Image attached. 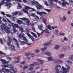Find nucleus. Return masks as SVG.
<instances>
[{
	"mask_svg": "<svg viewBox=\"0 0 73 73\" xmlns=\"http://www.w3.org/2000/svg\"><path fill=\"white\" fill-rule=\"evenodd\" d=\"M65 66L66 68L64 67L63 66H62V71H65L66 73L69 72V70L70 69V66L66 64H65Z\"/></svg>",
	"mask_w": 73,
	"mask_h": 73,
	"instance_id": "f257e3e1",
	"label": "nucleus"
},
{
	"mask_svg": "<svg viewBox=\"0 0 73 73\" xmlns=\"http://www.w3.org/2000/svg\"><path fill=\"white\" fill-rule=\"evenodd\" d=\"M11 24L12 25V27H13V34L14 33H16V32H17V31L14 27V26L15 28H18L19 27V25L17 24H15L13 23H11Z\"/></svg>",
	"mask_w": 73,
	"mask_h": 73,
	"instance_id": "f03ea898",
	"label": "nucleus"
},
{
	"mask_svg": "<svg viewBox=\"0 0 73 73\" xmlns=\"http://www.w3.org/2000/svg\"><path fill=\"white\" fill-rule=\"evenodd\" d=\"M24 8L25 9H27V10H25V9H23V12H24V13H27V14L28 13V12L27 10L29 9H32V10L33 11H36V10L34 9H33L32 8H31L30 7H28V6H25V7Z\"/></svg>",
	"mask_w": 73,
	"mask_h": 73,
	"instance_id": "7ed1b4c3",
	"label": "nucleus"
},
{
	"mask_svg": "<svg viewBox=\"0 0 73 73\" xmlns=\"http://www.w3.org/2000/svg\"><path fill=\"white\" fill-rule=\"evenodd\" d=\"M31 34L33 36H31L30 38H31V40H32V41H33L34 40H35V38L34 37H35V38H36L37 37V35L35 33L32 32L31 33Z\"/></svg>",
	"mask_w": 73,
	"mask_h": 73,
	"instance_id": "20e7f679",
	"label": "nucleus"
},
{
	"mask_svg": "<svg viewBox=\"0 0 73 73\" xmlns=\"http://www.w3.org/2000/svg\"><path fill=\"white\" fill-rule=\"evenodd\" d=\"M36 6L37 9H39V10L41 9H42L44 8L43 6L39 4L38 3H37V4L36 5Z\"/></svg>",
	"mask_w": 73,
	"mask_h": 73,
	"instance_id": "39448f33",
	"label": "nucleus"
},
{
	"mask_svg": "<svg viewBox=\"0 0 73 73\" xmlns=\"http://www.w3.org/2000/svg\"><path fill=\"white\" fill-rule=\"evenodd\" d=\"M18 14L19 16L23 15V13L21 11H17L13 13V15H16Z\"/></svg>",
	"mask_w": 73,
	"mask_h": 73,
	"instance_id": "423d86ee",
	"label": "nucleus"
},
{
	"mask_svg": "<svg viewBox=\"0 0 73 73\" xmlns=\"http://www.w3.org/2000/svg\"><path fill=\"white\" fill-rule=\"evenodd\" d=\"M28 43V42H25L24 41H22L21 42V44L22 45H24L25 44H27V45H28L29 46H30V45L32 44L31 43Z\"/></svg>",
	"mask_w": 73,
	"mask_h": 73,
	"instance_id": "0eeeda50",
	"label": "nucleus"
},
{
	"mask_svg": "<svg viewBox=\"0 0 73 73\" xmlns=\"http://www.w3.org/2000/svg\"><path fill=\"white\" fill-rule=\"evenodd\" d=\"M4 67H5V68H9L10 69H13V65L12 64H11L10 65L9 64H8V65L4 64Z\"/></svg>",
	"mask_w": 73,
	"mask_h": 73,
	"instance_id": "6e6552de",
	"label": "nucleus"
},
{
	"mask_svg": "<svg viewBox=\"0 0 73 73\" xmlns=\"http://www.w3.org/2000/svg\"><path fill=\"white\" fill-rule=\"evenodd\" d=\"M4 29L7 33H9L10 32V30H9V28L7 27L6 26L4 28Z\"/></svg>",
	"mask_w": 73,
	"mask_h": 73,
	"instance_id": "1a4fd4ad",
	"label": "nucleus"
},
{
	"mask_svg": "<svg viewBox=\"0 0 73 73\" xmlns=\"http://www.w3.org/2000/svg\"><path fill=\"white\" fill-rule=\"evenodd\" d=\"M61 48V46H60L56 44L54 46V49L55 50H58L59 48Z\"/></svg>",
	"mask_w": 73,
	"mask_h": 73,
	"instance_id": "9d476101",
	"label": "nucleus"
},
{
	"mask_svg": "<svg viewBox=\"0 0 73 73\" xmlns=\"http://www.w3.org/2000/svg\"><path fill=\"white\" fill-rule=\"evenodd\" d=\"M66 5H69V3L67 2H63L62 4V6L63 7H66Z\"/></svg>",
	"mask_w": 73,
	"mask_h": 73,
	"instance_id": "9b49d317",
	"label": "nucleus"
},
{
	"mask_svg": "<svg viewBox=\"0 0 73 73\" xmlns=\"http://www.w3.org/2000/svg\"><path fill=\"white\" fill-rule=\"evenodd\" d=\"M25 21L27 25L28 26L30 25L31 24L30 23V21H29L28 19L26 18V20H25Z\"/></svg>",
	"mask_w": 73,
	"mask_h": 73,
	"instance_id": "f8f14e48",
	"label": "nucleus"
},
{
	"mask_svg": "<svg viewBox=\"0 0 73 73\" xmlns=\"http://www.w3.org/2000/svg\"><path fill=\"white\" fill-rule=\"evenodd\" d=\"M43 54H46L47 56H52V54L50 52H47L45 53L44 52H43Z\"/></svg>",
	"mask_w": 73,
	"mask_h": 73,
	"instance_id": "ddd939ff",
	"label": "nucleus"
},
{
	"mask_svg": "<svg viewBox=\"0 0 73 73\" xmlns=\"http://www.w3.org/2000/svg\"><path fill=\"white\" fill-rule=\"evenodd\" d=\"M25 35L23 32H21V34L18 35L19 38H21V37H23Z\"/></svg>",
	"mask_w": 73,
	"mask_h": 73,
	"instance_id": "4468645a",
	"label": "nucleus"
},
{
	"mask_svg": "<svg viewBox=\"0 0 73 73\" xmlns=\"http://www.w3.org/2000/svg\"><path fill=\"white\" fill-rule=\"evenodd\" d=\"M6 73V69L5 68H2L1 70H0V73Z\"/></svg>",
	"mask_w": 73,
	"mask_h": 73,
	"instance_id": "2eb2a0df",
	"label": "nucleus"
},
{
	"mask_svg": "<svg viewBox=\"0 0 73 73\" xmlns=\"http://www.w3.org/2000/svg\"><path fill=\"white\" fill-rule=\"evenodd\" d=\"M60 20L62 22H65L66 20V18L64 16H63V19L62 18H60Z\"/></svg>",
	"mask_w": 73,
	"mask_h": 73,
	"instance_id": "dca6fc26",
	"label": "nucleus"
},
{
	"mask_svg": "<svg viewBox=\"0 0 73 73\" xmlns=\"http://www.w3.org/2000/svg\"><path fill=\"white\" fill-rule=\"evenodd\" d=\"M11 50H12L15 51H16V50L15 48V46L13 45H11Z\"/></svg>",
	"mask_w": 73,
	"mask_h": 73,
	"instance_id": "f3484780",
	"label": "nucleus"
},
{
	"mask_svg": "<svg viewBox=\"0 0 73 73\" xmlns=\"http://www.w3.org/2000/svg\"><path fill=\"white\" fill-rule=\"evenodd\" d=\"M50 44H51V43L50 42H48L44 44V46H49V45H50Z\"/></svg>",
	"mask_w": 73,
	"mask_h": 73,
	"instance_id": "a211bd4d",
	"label": "nucleus"
},
{
	"mask_svg": "<svg viewBox=\"0 0 73 73\" xmlns=\"http://www.w3.org/2000/svg\"><path fill=\"white\" fill-rule=\"evenodd\" d=\"M36 60H37V61H39L41 65H42V64H43L44 63V61L42 60H41L38 59H36Z\"/></svg>",
	"mask_w": 73,
	"mask_h": 73,
	"instance_id": "6ab92c4d",
	"label": "nucleus"
},
{
	"mask_svg": "<svg viewBox=\"0 0 73 73\" xmlns=\"http://www.w3.org/2000/svg\"><path fill=\"white\" fill-rule=\"evenodd\" d=\"M52 62L54 63H57L58 62V59H53Z\"/></svg>",
	"mask_w": 73,
	"mask_h": 73,
	"instance_id": "aec40b11",
	"label": "nucleus"
},
{
	"mask_svg": "<svg viewBox=\"0 0 73 73\" xmlns=\"http://www.w3.org/2000/svg\"><path fill=\"white\" fill-rule=\"evenodd\" d=\"M37 3H38L35 1H33L31 2V4L33 5H36L37 4Z\"/></svg>",
	"mask_w": 73,
	"mask_h": 73,
	"instance_id": "412c9836",
	"label": "nucleus"
},
{
	"mask_svg": "<svg viewBox=\"0 0 73 73\" xmlns=\"http://www.w3.org/2000/svg\"><path fill=\"white\" fill-rule=\"evenodd\" d=\"M48 59V60L49 61H53V58L51 56H49L47 57Z\"/></svg>",
	"mask_w": 73,
	"mask_h": 73,
	"instance_id": "4be33fe9",
	"label": "nucleus"
},
{
	"mask_svg": "<svg viewBox=\"0 0 73 73\" xmlns=\"http://www.w3.org/2000/svg\"><path fill=\"white\" fill-rule=\"evenodd\" d=\"M58 57L61 58H64V54H59Z\"/></svg>",
	"mask_w": 73,
	"mask_h": 73,
	"instance_id": "5701e85b",
	"label": "nucleus"
},
{
	"mask_svg": "<svg viewBox=\"0 0 73 73\" xmlns=\"http://www.w3.org/2000/svg\"><path fill=\"white\" fill-rule=\"evenodd\" d=\"M2 62L3 64H8V63H9V62L6 61L5 60H3L2 61Z\"/></svg>",
	"mask_w": 73,
	"mask_h": 73,
	"instance_id": "b1692460",
	"label": "nucleus"
},
{
	"mask_svg": "<svg viewBox=\"0 0 73 73\" xmlns=\"http://www.w3.org/2000/svg\"><path fill=\"white\" fill-rule=\"evenodd\" d=\"M36 14L39 15L40 16H42V12L37 11H36Z\"/></svg>",
	"mask_w": 73,
	"mask_h": 73,
	"instance_id": "393cba45",
	"label": "nucleus"
},
{
	"mask_svg": "<svg viewBox=\"0 0 73 73\" xmlns=\"http://www.w3.org/2000/svg\"><path fill=\"white\" fill-rule=\"evenodd\" d=\"M38 29L40 31H43L44 28H43V26H38Z\"/></svg>",
	"mask_w": 73,
	"mask_h": 73,
	"instance_id": "a878e982",
	"label": "nucleus"
},
{
	"mask_svg": "<svg viewBox=\"0 0 73 73\" xmlns=\"http://www.w3.org/2000/svg\"><path fill=\"white\" fill-rule=\"evenodd\" d=\"M18 5L17 7V8L18 9H21V5L20 4V3H18Z\"/></svg>",
	"mask_w": 73,
	"mask_h": 73,
	"instance_id": "bb28decb",
	"label": "nucleus"
},
{
	"mask_svg": "<svg viewBox=\"0 0 73 73\" xmlns=\"http://www.w3.org/2000/svg\"><path fill=\"white\" fill-rule=\"evenodd\" d=\"M17 22L19 24H21L22 23V21L19 19H18L17 21Z\"/></svg>",
	"mask_w": 73,
	"mask_h": 73,
	"instance_id": "cd10ccee",
	"label": "nucleus"
},
{
	"mask_svg": "<svg viewBox=\"0 0 73 73\" xmlns=\"http://www.w3.org/2000/svg\"><path fill=\"white\" fill-rule=\"evenodd\" d=\"M66 61L69 65H72V62L69 60H67Z\"/></svg>",
	"mask_w": 73,
	"mask_h": 73,
	"instance_id": "c85d7f7f",
	"label": "nucleus"
},
{
	"mask_svg": "<svg viewBox=\"0 0 73 73\" xmlns=\"http://www.w3.org/2000/svg\"><path fill=\"white\" fill-rule=\"evenodd\" d=\"M55 69L56 71H58L60 70L58 67L56 65L55 68Z\"/></svg>",
	"mask_w": 73,
	"mask_h": 73,
	"instance_id": "c756f323",
	"label": "nucleus"
},
{
	"mask_svg": "<svg viewBox=\"0 0 73 73\" xmlns=\"http://www.w3.org/2000/svg\"><path fill=\"white\" fill-rule=\"evenodd\" d=\"M20 57H18L17 58V60H18V61H17L15 62V63H19V60H20Z\"/></svg>",
	"mask_w": 73,
	"mask_h": 73,
	"instance_id": "7c9ffc66",
	"label": "nucleus"
},
{
	"mask_svg": "<svg viewBox=\"0 0 73 73\" xmlns=\"http://www.w3.org/2000/svg\"><path fill=\"white\" fill-rule=\"evenodd\" d=\"M69 59L71 60V61H73V55H70L69 58Z\"/></svg>",
	"mask_w": 73,
	"mask_h": 73,
	"instance_id": "2f4dec72",
	"label": "nucleus"
},
{
	"mask_svg": "<svg viewBox=\"0 0 73 73\" xmlns=\"http://www.w3.org/2000/svg\"><path fill=\"white\" fill-rule=\"evenodd\" d=\"M46 49H47V48H46V47L42 48L41 49V50H42V51H45Z\"/></svg>",
	"mask_w": 73,
	"mask_h": 73,
	"instance_id": "473e14b6",
	"label": "nucleus"
},
{
	"mask_svg": "<svg viewBox=\"0 0 73 73\" xmlns=\"http://www.w3.org/2000/svg\"><path fill=\"white\" fill-rule=\"evenodd\" d=\"M29 29L28 28H27V29H25V32L28 33V32H29Z\"/></svg>",
	"mask_w": 73,
	"mask_h": 73,
	"instance_id": "72a5a7b5",
	"label": "nucleus"
},
{
	"mask_svg": "<svg viewBox=\"0 0 73 73\" xmlns=\"http://www.w3.org/2000/svg\"><path fill=\"white\" fill-rule=\"evenodd\" d=\"M1 28H2L1 29V31H2V32H3V33H4V32L5 31L4 30V29H3V28H4V26L3 25L1 26Z\"/></svg>",
	"mask_w": 73,
	"mask_h": 73,
	"instance_id": "f704fd0d",
	"label": "nucleus"
},
{
	"mask_svg": "<svg viewBox=\"0 0 73 73\" xmlns=\"http://www.w3.org/2000/svg\"><path fill=\"white\" fill-rule=\"evenodd\" d=\"M34 69V67H30L29 69V70L30 71H32V70H33Z\"/></svg>",
	"mask_w": 73,
	"mask_h": 73,
	"instance_id": "c9c22d12",
	"label": "nucleus"
},
{
	"mask_svg": "<svg viewBox=\"0 0 73 73\" xmlns=\"http://www.w3.org/2000/svg\"><path fill=\"white\" fill-rule=\"evenodd\" d=\"M8 38L9 40L11 42L13 41V40L12 39V38H11V37H10L8 36Z\"/></svg>",
	"mask_w": 73,
	"mask_h": 73,
	"instance_id": "e433bc0d",
	"label": "nucleus"
},
{
	"mask_svg": "<svg viewBox=\"0 0 73 73\" xmlns=\"http://www.w3.org/2000/svg\"><path fill=\"white\" fill-rule=\"evenodd\" d=\"M23 39L24 40H25V42H28V40H27V38H26V37H24L23 38Z\"/></svg>",
	"mask_w": 73,
	"mask_h": 73,
	"instance_id": "4c0bfd02",
	"label": "nucleus"
},
{
	"mask_svg": "<svg viewBox=\"0 0 73 73\" xmlns=\"http://www.w3.org/2000/svg\"><path fill=\"white\" fill-rule=\"evenodd\" d=\"M21 20H24V21H25V20H26L27 18L25 17H23V18H19Z\"/></svg>",
	"mask_w": 73,
	"mask_h": 73,
	"instance_id": "58836bf2",
	"label": "nucleus"
},
{
	"mask_svg": "<svg viewBox=\"0 0 73 73\" xmlns=\"http://www.w3.org/2000/svg\"><path fill=\"white\" fill-rule=\"evenodd\" d=\"M31 55V53H30V52H27V53H26L25 54V56H29V55Z\"/></svg>",
	"mask_w": 73,
	"mask_h": 73,
	"instance_id": "ea45409f",
	"label": "nucleus"
},
{
	"mask_svg": "<svg viewBox=\"0 0 73 73\" xmlns=\"http://www.w3.org/2000/svg\"><path fill=\"white\" fill-rule=\"evenodd\" d=\"M31 16L32 17H35L36 14L35 13H32L31 14Z\"/></svg>",
	"mask_w": 73,
	"mask_h": 73,
	"instance_id": "a19ab883",
	"label": "nucleus"
},
{
	"mask_svg": "<svg viewBox=\"0 0 73 73\" xmlns=\"http://www.w3.org/2000/svg\"><path fill=\"white\" fill-rule=\"evenodd\" d=\"M35 20H36V21H38V20L39 19V18L37 16H36L35 17Z\"/></svg>",
	"mask_w": 73,
	"mask_h": 73,
	"instance_id": "79ce46f5",
	"label": "nucleus"
},
{
	"mask_svg": "<svg viewBox=\"0 0 73 73\" xmlns=\"http://www.w3.org/2000/svg\"><path fill=\"white\" fill-rule=\"evenodd\" d=\"M19 29L21 31V32H23L24 31V29L21 27H19Z\"/></svg>",
	"mask_w": 73,
	"mask_h": 73,
	"instance_id": "37998d69",
	"label": "nucleus"
},
{
	"mask_svg": "<svg viewBox=\"0 0 73 73\" xmlns=\"http://www.w3.org/2000/svg\"><path fill=\"white\" fill-rule=\"evenodd\" d=\"M51 26H50V25H48V27H47V28L48 29H49V30H50V31H51Z\"/></svg>",
	"mask_w": 73,
	"mask_h": 73,
	"instance_id": "c03bdc74",
	"label": "nucleus"
},
{
	"mask_svg": "<svg viewBox=\"0 0 73 73\" xmlns=\"http://www.w3.org/2000/svg\"><path fill=\"white\" fill-rule=\"evenodd\" d=\"M34 64L36 65H39V63L37 62H34Z\"/></svg>",
	"mask_w": 73,
	"mask_h": 73,
	"instance_id": "a18cd8bd",
	"label": "nucleus"
},
{
	"mask_svg": "<svg viewBox=\"0 0 73 73\" xmlns=\"http://www.w3.org/2000/svg\"><path fill=\"white\" fill-rule=\"evenodd\" d=\"M44 10L46 11H47V12H48V13L50 12V11H51V10L50 9H44Z\"/></svg>",
	"mask_w": 73,
	"mask_h": 73,
	"instance_id": "49530a36",
	"label": "nucleus"
},
{
	"mask_svg": "<svg viewBox=\"0 0 73 73\" xmlns=\"http://www.w3.org/2000/svg\"><path fill=\"white\" fill-rule=\"evenodd\" d=\"M59 31L57 30H56L55 31V35H58V32Z\"/></svg>",
	"mask_w": 73,
	"mask_h": 73,
	"instance_id": "de8ad7c7",
	"label": "nucleus"
},
{
	"mask_svg": "<svg viewBox=\"0 0 73 73\" xmlns=\"http://www.w3.org/2000/svg\"><path fill=\"white\" fill-rule=\"evenodd\" d=\"M34 52L35 53H38V52H40V51H39V50L38 49H37L35 50Z\"/></svg>",
	"mask_w": 73,
	"mask_h": 73,
	"instance_id": "09e8293b",
	"label": "nucleus"
},
{
	"mask_svg": "<svg viewBox=\"0 0 73 73\" xmlns=\"http://www.w3.org/2000/svg\"><path fill=\"white\" fill-rule=\"evenodd\" d=\"M6 4V6H7V9H10V8H11V6H10V5H7V3Z\"/></svg>",
	"mask_w": 73,
	"mask_h": 73,
	"instance_id": "8fccbe9b",
	"label": "nucleus"
},
{
	"mask_svg": "<svg viewBox=\"0 0 73 73\" xmlns=\"http://www.w3.org/2000/svg\"><path fill=\"white\" fill-rule=\"evenodd\" d=\"M42 15H47V13L44 11H42Z\"/></svg>",
	"mask_w": 73,
	"mask_h": 73,
	"instance_id": "3c124183",
	"label": "nucleus"
},
{
	"mask_svg": "<svg viewBox=\"0 0 73 73\" xmlns=\"http://www.w3.org/2000/svg\"><path fill=\"white\" fill-rule=\"evenodd\" d=\"M7 60L8 61H11V59L10 57H8L7 58Z\"/></svg>",
	"mask_w": 73,
	"mask_h": 73,
	"instance_id": "603ef678",
	"label": "nucleus"
},
{
	"mask_svg": "<svg viewBox=\"0 0 73 73\" xmlns=\"http://www.w3.org/2000/svg\"><path fill=\"white\" fill-rule=\"evenodd\" d=\"M27 36H28V37H29V38H30V37L32 36H31V35L29 33H27Z\"/></svg>",
	"mask_w": 73,
	"mask_h": 73,
	"instance_id": "864d4df0",
	"label": "nucleus"
},
{
	"mask_svg": "<svg viewBox=\"0 0 73 73\" xmlns=\"http://www.w3.org/2000/svg\"><path fill=\"white\" fill-rule=\"evenodd\" d=\"M0 54H4V55H5V54H6L5 53L1 51H0Z\"/></svg>",
	"mask_w": 73,
	"mask_h": 73,
	"instance_id": "5fc2aeb1",
	"label": "nucleus"
},
{
	"mask_svg": "<svg viewBox=\"0 0 73 73\" xmlns=\"http://www.w3.org/2000/svg\"><path fill=\"white\" fill-rule=\"evenodd\" d=\"M27 68H28V66H24L23 69H27Z\"/></svg>",
	"mask_w": 73,
	"mask_h": 73,
	"instance_id": "6e6d98bb",
	"label": "nucleus"
},
{
	"mask_svg": "<svg viewBox=\"0 0 73 73\" xmlns=\"http://www.w3.org/2000/svg\"><path fill=\"white\" fill-rule=\"evenodd\" d=\"M60 35H62V36H64V34L62 32H61L59 34Z\"/></svg>",
	"mask_w": 73,
	"mask_h": 73,
	"instance_id": "4d7b16f0",
	"label": "nucleus"
},
{
	"mask_svg": "<svg viewBox=\"0 0 73 73\" xmlns=\"http://www.w3.org/2000/svg\"><path fill=\"white\" fill-rule=\"evenodd\" d=\"M45 30V31L46 33H49V30L48 29H46Z\"/></svg>",
	"mask_w": 73,
	"mask_h": 73,
	"instance_id": "13d9d810",
	"label": "nucleus"
},
{
	"mask_svg": "<svg viewBox=\"0 0 73 73\" xmlns=\"http://www.w3.org/2000/svg\"><path fill=\"white\" fill-rule=\"evenodd\" d=\"M16 45L17 46V47H18V48H19V47H20V46H19V43H18V42H17V43H16Z\"/></svg>",
	"mask_w": 73,
	"mask_h": 73,
	"instance_id": "bf43d9fd",
	"label": "nucleus"
},
{
	"mask_svg": "<svg viewBox=\"0 0 73 73\" xmlns=\"http://www.w3.org/2000/svg\"><path fill=\"white\" fill-rule=\"evenodd\" d=\"M63 72L61 71H59L58 73H67L65 71H62Z\"/></svg>",
	"mask_w": 73,
	"mask_h": 73,
	"instance_id": "052dcab7",
	"label": "nucleus"
},
{
	"mask_svg": "<svg viewBox=\"0 0 73 73\" xmlns=\"http://www.w3.org/2000/svg\"><path fill=\"white\" fill-rule=\"evenodd\" d=\"M70 48V46L69 45L67 46V47H66L67 49H68L69 50Z\"/></svg>",
	"mask_w": 73,
	"mask_h": 73,
	"instance_id": "680f3d73",
	"label": "nucleus"
},
{
	"mask_svg": "<svg viewBox=\"0 0 73 73\" xmlns=\"http://www.w3.org/2000/svg\"><path fill=\"white\" fill-rule=\"evenodd\" d=\"M35 66V65L33 64H31L29 65V66Z\"/></svg>",
	"mask_w": 73,
	"mask_h": 73,
	"instance_id": "e2e57ef3",
	"label": "nucleus"
},
{
	"mask_svg": "<svg viewBox=\"0 0 73 73\" xmlns=\"http://www.w3.org/2000/svg\"><path fill=\"white\" fill-rule=\"evenodd\" d=\"M58 62H59L60 63H62L63 62L60 60L58 59Z\"/></svg>",
	"mask_w": 73,
	"mask_h": 73,
	"instance_id": "0e129e2a",
	"label": "nucleus"
},
{
	"mask_svg": "<svg viewBox=\"0 0 73 73\" xmlns=\"http://www.w3.org/2000/svg\"><path fill=\"white\" fill-rule=\"evenodd\" d=\"M21 64H22L23 65H24V64H25V61H23V62H21Z\"/></svg>",
	"mask_w": 73,
	"mask_h": 73,
	"instance_id": "69168bd1",
	"label": "nucleus"
},
{
	"mask_svg": "<svg viewBox=\"0 0 73 73\" xmlns=\"http://www.w3.org/2000/svg\"><path fill=\"white\" fill-rule=\"evenodd\" d=\"M44 4L45 5H46V6H48L49 5L47 3V2H44Z\"/></svg>",
	"mask_w": 73,
	"mask_h": 73,
	"instance_id": "338daca9",
	"label": "nucleus"
},
{
	"mask_svg": "<svg viewBox=\"0 0 73 73\" xmlns=\"http://www.w3.org/2000/svg\"><path fill=\"white\" fill-rule=\"evenodd\" d=\"M23 3H27L28 2V1L26 0H23Z\"/></svg>",
	"mask_w": 73,
	"mask_h": 73,
	"instance_id": "774afa93",
	"label": "nucleus"
}]
</instances>
